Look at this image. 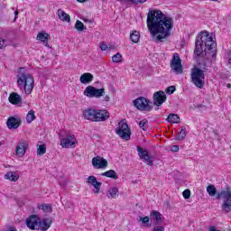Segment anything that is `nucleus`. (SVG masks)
Segmentation results:
<instances>
[{"label": "nucleus", "instance_id": "1", "mask_svg": "<svg viewBox=\"0 0 231 231\" xmlns=\"http://www.w3.org/2000/svg\"><path fill=\"white\" fill-rule=\"evenodd\" d=\"M146 23L152 39L163 42V39L171 37L174 20L172 17L165 15L161 10L150 9L147 14Z\"/></svg>", "mask_w": 231, "mask_h": 231}, {"label": "nucleus", "instance_id": "2", "mask_svg": "<svg viewBox=\"0 0 231 231\" xmlns=\"http://www.w3.org/2000/svg\"><path fill=\"white\" fill-rule=\"evenodd\" d=\"M217 46V43L214 41V34H209L207 31L199 32L195 42L194 55L196 60L198 62L201 59L210 60V62L215 60Z\"/></svg>", "mask_w": 231, "mask_h": 231}, {"label": "nucleus", "instance_id": "3", "mask_svg": "<svg viewBox=\"0 0 231 231\" xmlns=\"http://www.w3.org/2000/svg\"><path fill=\"white\" fill-rule=\"evenodd\" d=\"M17 84L21 91H24L25 95H32L33 88H35V80L30 73L20 72L17 75Z\"/></svg>", "mask_w": 231, "mask_h": 231}, {"label": "nucleus", "instance_id": "4", "mask_svg": "<svg viewBox=\"0 0 231 231\" xmlns=\"http://www.w3.org/2000/svg\"><path fill=\"white\" fill-rule=\"evenodd\" d=\"M205 71H207V63H203V67H194L191 69V82L196 88H199V89L205 88Z\"/></svg>", "mask_w": 231, "mask_h": 231}, {"label": "nucleus", "instance_id": "5", "mask_svg": "<svg viewBox=\"0 0 231 231\" xmlns=\"http://www.w3.org/2000/svg\"><path fill=\"white\" fill-rule=\"evenodd\" d=\"M217 199H222L221 205L222 211L226 214L231 212V188L226 187L217 195Z\"/></svg>", "mask_w": 231, "mask_h": 231}, {"label": "nucleus", "instance_id": "6", "mask_svg": "<svg viewBox=\"0 0 231 231\" xmlns=\"http://www.w3.org/2000/svg\"><path fill=\"white\" fill-rule=\"evenodd\" d=\"M116 134L123 140H131V128L127 125V120L122 119L119 122V126L116 128Z\"/></svg>", "mask_w": 231, "mask_h": 231}, {"label": "nucleus", "instance_id": "7", "mask_svg": "<svg viewBox=\"0 0 231 231\" xmlns=\"http://www.w3.org/2000/svg\"><path fill=\"white\" fill-rule=\"evenodd\" d=\"M152 102H151V100L143 97H140L134 100V106L136 109H139V111H152Z\"/></svg>", "mask_w": 231, "mask_h": 231}, {"label": "nucleus", "instance_id": "8", "mask_svg": "<svg viewBox=\"0 0 231 231\" xmlns=\"http://www.w3.org/2000/svg\"><path fill=\"white\" fill-rule=\"evenodd\" d=\"M83 95L88 98H100L106 95L105 88H97L93 86H88L85 88Z\"/></svg>", "mask_w": 231, "mask_h": 231}, {"label": "nucleus", "instance_id": "9", "mask_svg": "<svg viewBox=\"0 0 231 231\" xmlns=\"http://www.w3.org/2000/svg\"><path fill=\"white\" fill-rule=\"evenodd\" d=\"M171 69L177 74L183 73V66L181 65V58L180 54L174 53L170 63Z\"/></svg>", "mask_w": 231, "mask_h": 231}, {"label": "nucleus", "instance_id": "10", "mask_svg": "<svg viewBox=\"0 0 231 231\" xmlns=\"http://www.w3.org/2000/svg\"><path fill=\"white\" fill-rule=\"evenodd\" d=\"M137 152L140 160H143L146 165H149L150 167L154 165V161H152V158L149 155V151L143 150L141 146H137Z\"/></svg>", "mask_w": 231, "mask_h": 231}, {"label": "nucleus", "instance_id": "11", "mask_svg": "<svg viewBox=\"0 0 231 231\" xmlns=\"http://www.w3.org/2000/svg\"><path fill=\"white\" fill-rule=\"evenodd\" d=\"M39 223L41 218L37 215H31L26 220L25 224L30 230H39Z\"/></svg>", "mask_w": 231, "mask_h": 231}, {"label": "nucleus", "instance_id": "12", "mask_svg": "<svg viewBox=\"0 0 231 231\" xmlns=\"http://www.w3.org/2000/svg\"><path fill=\"white\" fill-rule=\"evenodd\" d=\"M77 138L75 135H68L66 138L60 139V145L65 149H70V147H75L77 145Z\"/></svg>", "mask_w": 231, "mask_h": 231}, {"label": "nucleus", "instance_id": "13", "mask_svg": "<svg viewBox=\"0 0 231 231\" xmlns=\"http://www.w3.org/2000/svg\"><path fill=\"white\" fill-rule=\"evenodd\" d=\"M167 101V96L165 95V92L160 90L153 94V106H157V107H160L162 104H164V102Z\"/></svg>", "mask_w": 231, "mask_h": 231}, {"label": "nucleus", "instance_id": "14", "mask_svg": "<svg viewBox=\"0 0 231 231\" xmlns=\"http://www.w3.org/2000/svg\"><path fill=\"white\" fill-rule=\"evenodd\" d=\"M92 165L94 169H106L109 162L104 157L97 156L92 159Z\"/></svg>", "mask_w": 231, "mask_h": 231}, {"label": "nucleus", "instance_id": "15", "mask_svg": "<svg viewBox=\"0 0 231 231\" xmlns=\"http://www.w3.org/2000/svg\"><path fill=\"white\" fill-rule=\"evenodd\" d=\"M109 112L106 109H96V122H106L109 120Z\"/></svg>", "mask_w": 231, "mask_h": 231}, {"label": "nucleus", "instance_id": "16", "mask_svg": "<svg viewBox=\"0 0 231 231\" xmlns=\"http://www.w3.org/2000/svg\"><path fill=\"white\" fill-rule=\"evenodd\" d=\"M26 147H28V142L23 140L20 141L15 150L17 156H19L20 158H23V156L26 154Z\"/></svg>", "mask_w": 231, "mask_h": 231}, {"label": "nucleus", "instance_id": "17", "mask_svg": "<svg viewBox=\"0 0 231 231\" xmlns=\"http://www.w3.org/2000/svg\"><path fill=\"white\" fill-rule=\"evenodd\" d=\"M87 183L94 186V194H98V192H100V187H102V182L97 181V177L93 175L89 176L87 179Z\"/></svg>", "mask_w": 231, "mask_h": 231}, {"label": "nucleus", "instance_id": "18", "mask_svg": "<svg viewBox=\"0 0 231 231\" xmlns=\"http://www.w3.org/2000/svg\"><path fill=\"white\" fill-rule=\"evenodd\" d=\"M96 111L97 109L87 108L83 110V117L85 118V120H89L90 122H97Z\"/></svg>", "mask_w": 231, "mask_h": 231}, {"label": "nucleus", "instance_id": "19", "mask_svg": "<svg viewBox=\"0 0 231 231\" xmlns=\"http://www.w3.org/2000/svg\"><path fill=\"white\" fill-rule=\"evenodd\" d=\"M6 125L8 129H19L21 125V119L15 117H9Z\"/></svg>", "mask_w": 231, "mask_h": 231}, {"label": "nucleus", "instance_id": "20", "mask_svg": "<svg viewBox=\"0 0 231 231\" xmlns=\"http://www.w3.org/2000/svg\"><path fill=\"white\" fill-rule=\"evenodd\" d=\"M8 100L10 104H13L14 106H17L23 103V97H21V96L15 92H13L9 95Z\"/></svg>", "mask_w": 231, "mask_h": 231}, {"label": "nucleus", "instance_id": "21", "mask_svg": "<svg viewBox=\"0 0 231 231\" xmlns=\"http://www.w3.org/2000/svg\"><path fill=\"white\" fill-rule=\"evenodd\" d=\"M151 219H153V221H156V225H160V223H163V215L160 213L159 211L152 210L150 213Z\"/></svg>", "mask_w": 231, "mask_h": 231}, {"label": "nucleus", "instance_id": "22", "mask_svg": "<svg viewBox=\"0 0 231 231\" xmlns=\"http://www.w3.org/2000/svg\"><path fill=\"white\" fill-rule=\"evenodd\" d=\"M93 79H95L93 74L89 72H85L80 76L79 82H81V84H91Z\"/></svg>", "mask_w": 231, "mask_h": 231}, {"label": "nucleus", "instance_id": "23", "mask_svg": "<svg viewBox=\"0 0 231 231\" xmlns=\"http://www.w3.org/2000/svg\"><path fill=\"white\" fill-rule=\"evenodd\" d=\"M51 218H43V219H40V223H39V228L42 231H46L48 230V228H50L51 226Z\"/></svg>", "mask_w": 231, "mask_h": 231}, {"label": "nucleus", "instance_id": "24", "mask_svg": "<svg viewBox=\"0 0 231 231\" xmlns=\"http://www.w3.org/2000/svg\"><path fill=\"white\" fill-rule=\"evenodd\" d=\"M50 38V34L46 32H39L37 34V41H41L46 46L47 48H50V45L48 44V39Z\"/></svg>", "mask_w": 231, "mask_h": 231}, {"label": "nucleus", "instance_id": "25", "mask_svg": "<svg viewBox=\"0 0 231 231\" xmlns=\"http://www.w3.org/2000/svg\"><path fill=\"white\" fill-rule=\"evenodd\" d=\"M58 16L60 21H64L65 23H71V17L64 10L59 9L57 11Z\"/></svg>", "mask_w": 231, "mask_h": 231}, {"label": "nucleus", "instance_id": "26", "mask_svg": "<svg viewBox=\"0 0 231 231\" xmlns=\"http://www.w3.org/2000/svg\"><path fill=\"white\" fill-rule=\"evenodd\" d=\"M101 176H105L106 178H111L112 180H118V175L115 170H109L101 174Z\"/></svg>", "mask_w": 231, "mask_h": 231}, {"label": "nucleus", "instance_id": "27", "mask_svg": "<svg viewBox=\"0 0 231 231\" xmlns=\"http://www.w3.org/2000/svg\"><path fill=\"white\" fill-rule=\"evenodd\" d=\"M118 196V189L116 187H113L111 188L107 193H106V197L108 199H116V197Z\"/></svg>", "mask_w": 231, "mask_h": 231}, {"label": "nucleus", "instance_id": "28", "mask_svg": "<svg viewBox=\"0 0 231 231\" xmlns=\"http://www.w3.org/2000/svg\"><path fill=\"white\" fill-rule=\"evenodd\" d=\"M187 138V128H182L176 135L175 140L178 142H181V140H185Z\"/></svg>", "mask_w": 231, "mask_h": 231}, {"label": "nucleus", "instance_id": "29", "mask_svg": "<svg viewBox=\"0 0 231 231\" xmlns=\"http://www.w3.org/2000/svg\"><path fill=\"white\" fill-rule=\"evenodd\" d=\"M5 179L9 180L10 181H17V180H19V175L14 171H8L5 175Z\"/></svg>", "mask_w": 231, "mask_h": 231}, {"label": "nucleus", "instance_id": "30", "mask_svg": "<svg viewBox=\"0 0 231 231\" xmlns=\"http://www.w3.org/2000/svg\"><path fill=\"white\" fill-rule=\"evenodd\" d=\"M167 122H171V124H180V119L177 114H170L167 117Z\"/></svg>", "mask_w": 231, "mask_h": 231}, {"label": "nucleus", "instance_id": "31", "mask_svg": "<svg viewBox=\"0 0 231 231\" xmlns=\"http://www.w3.org/2000/svg\"><path fill=\"white\" fill-rule=\"evenodd\" d=\"M130 41H132V42L136 44V42H138L140 41V32L137 31L133 32L130 34Z\"/></svg>", "mask_w": 231, "mask_h": 231}, {"label": "nucleus", "instance_id": "32", "mask_svg": "<svg viewBox=\"0 0 231 231\" xmlns=\"http://www.w3.org/2000/svg\"><path fill=\"white\" fill-rule=\"evenodd\" d=\"M33 120H35V111L31 110L26 116V122L27 124H32Z\"/></svg>", "mask_w": 231, "mask_h": 231}, {"label": "nucleus", "instance_id": "33", "mask_svg": "<svg viewBox=\"0 0 231 231\" xmlns=\"http://www.w3.org/2000/svg\"><path fill=\"white\" fill-rule=\"evenodd\" d=\"M207 192L209 194V196L214 197L216 194H217V189H216V186L211 184L207 187Z\"/></svg>", "mask_w": 231, "mask_h": 231}, {"label": "nucleus", "instance_id": "34", "mask_svg": "<svg viewBox=\"0 0 231 231\" xmlns=\"http://www.w3.org/2000/svg\"><path fill=\"white\" fill-rule=\"evenodd\" d=\"M139 127L143 129V131H147L149 129V121L147 119H143L139 122Z\"/></svg>", "mask_w": 231, "mask_h": 231}, {"label": "nucleus", "instance_id": "35", "mask_svg": "<svg viewBox=\"0 0 231 231\" xmlns=\"http://www.w3.org/2000/svg\"><path fill=\"white\" fill-rule=\"evenodd\" d=\"M75 29L78 32H84V30H86V26L80 20H77L76 24H75Z\"/></svg>", "mask_w": 231, "mask_h": 231}, {"label": "nucleus", "instance_id": "36", "mask_svg": "<svg viewBox=\"0 0 231 231\" xmlns=\"http://www.w3.org/2000/svg\"><path fill=\"white\" fill-rule=\"evenodd\" d=\"M37 154L38 156H42L43 154H46V144H41L38 146Z\"/></svg>", "mask_w": 231, "mask_h": 231}, {"label": "nucleus", "instance_id": "37", "mask_svg": "<svg viewBox=\"0 0 231 231\" xmlns=\"http://www.w3.org/2000/svg\"><path fill=\"white\" fill-rule=\"evenodd\" d=\"M112 61L116 62V64L122 62V54H120V52H117L116 55L112 57Z\"/></svg>", "mask_w": 231, "mask_h": 231}, {"label": "nucleus", "instance_id": "38", "mask_svg": "<svg viewBox=\"0 0 231 231\" xmlns=\"http://www.w3.org/2000/svg\"><path fill=\"white\" fill-rule=\"evenodd\" d=\"M139 221H141L143 225H145V226H151L149 217H140Z\"/></svg>", "mask_w": 231, "mask_h": 231}, {"label": "nucleus", "instance_id": "39", "mask_svg": "<svg viewBox=\"0 0 231 231\" xmlns=\"http://www.w3.org/2000/svg\"><path fill=\"white\" fill-rule=\"evenodd\" d=\"M40 208L43 210V212H51L52 210L51 205L50 204H43L40 207Z\"/></svg>", "mask_w": 231, "mask_h": 231}, {"label": "nucleus", "instance_id": "40", "mask_svg": "<svg viewBox=\"0 0 231 231\" xmlns=\"http://www.w3.org/2000/svg\"><path fill=\"white\" fill-rule=\"evenodd\" d=\"M174 91H176L175 86H170L165 89V93H167V95H172V93H174Z\"/></svg>", "mask_w": 231, "mask_h": 231}, {"label": "nucleus", "instance_id": "41", "mask_svg": "<svg viewBox=\"0 0 231 231\" xmlns=\"http://www.w3.org/2000/svg\"><path fill=\"white\" fill-rule=\"evenodd\" d=\"M182 196H183L184 199H189V198H190V190L189 189H185L182 192Z\"/></svg>", "mask_w": 231, "mask_h": 231}, {"label": "nucleus", "instance_id": "42", "mask_svg": "<svg viewBox=\"0 0 231 231\" xmlns=\"http://www.w3.org/2000/svg\"><path fill=\"white\" fill-rule=\"evenodd\" d=\"M99 48L102 51H107V44H106V42H101Z\"/></svg>", "mask_w": 231, "mask_h": 231}, {"label": "nucleus", "instance_id": "43", "mask_svg": "<svg viewBox=\"0 0 231 231\" xmlns=\"http://www.w3.org/2000/svg\"><path fill=\"white\" fill-rule=\"evenodd\" d=\"M152 231H165V227H163V226H156L153 227Z\"/></svg>", "mask_w": 231, "mask_h": 231}, {"label": "nucleus", "instance_id": "44", "mask_svg": "<svg viewBox=\"0 0 231 231\" xmlns=\"http://www.w3.org/2000/svg\"><path fill=\"white\" fill-rule=\"evenodd\" d=\"M171 151H172V152H178V151H180V146H178V145H173V146L171 147Z\"/></svg>", "mask_w": 231, "mask_h": 231}, {"label": "nucleus", "instance_id": "45", "mask_svg": "<svg viewBox=\"0 0 231 231\" xmlns=\"http://www.w3.org/2000/svg\"><path fill=\"white\" fill-rule=\"evenodd\" d=\"M5 48V40L0 39V50H3Z\"/></svg>", "mask_w": 231, "mask_h": 231}, {"label": "nucleus", "instance_id": "46", "mask_svg": "<svg viewBox=\"0 0 231 231\" xmlns=\"http://www.w3.org/2000/svg\"><path fill=\"white\" fill-rule=\"evenodd\" d=\"M19 16V11H14V21H17V17Z\"/></svg>", "mask_w": 231, "mask_h": 231}, {"label": "nucleus", "instance_id": "47", "mask_svg": "<svg viewBox=\"0 0 231 231\" xmlns=\"http://www.w3.org/2000/svg\"><path fill=\"white\" fill-rule=\"evenodd\" d=\"M209 231H219V230H217V229L216 228V226H209Z\"/></svg>", "mask_w": 231, "mask_h": 231}, {"label": "nucleus", "instance_id": "48", "mask_svg": "<svg viewBox=\"0 0 231 231\" xmlns=\"http://www.w3.org/2000/svg\"><path fill=\"white\" fill-rule=\"evenodd\" d=\"M104 100H105V102H109V100H110V97H109V96H105L104 97Z\"/></svg>", "mask_w": 231, "mask_h": 231}, {"label": "nucleus", "instance_id": "49", "mask_svg": "<svg viewBox=\"0 0 231 231\" xmlns=\"http://www.w3.org/2000/svg\"><path fill=\"white\" fill-rule=\"evenodd\" d=\"M228 62L231 64V51L228 52Z\"/></svg>", "mask_w": 231, "mask_h": 231}, {"label": "nucleus", "instance_id": "50", "mask_svg": "<svg viewBox=\"0 0 231 231\" xmlns=\"http://www.w3.org/2000/svg\"><path fill=\"white\" fill-rule=\"evenodd\" d=\"M88 0H78L79 3H86Z\"/></svg>", "mask_w": 231, "mask_h": 231}, {"label": "nucleus", "instance_id": "51", "mask_svg": "<svg viewBox=\"0 0 231 231\" xmlns=\"http://www.w3.org/2000/svg\"><path fill=\"white\" fill-rule=\"evenodd\" d=\"M226 88H227L228 89H230V88H231V84H230V83H228V84L226 85Z\"/></svg>", "mask_w": 231, "mask_h": 231}, {"label": "nucleus", "instance_id": "52", "mask_svg": "<svg viewBox=\"0 0 231 231\" xmlns=\"http://www.w3.org/2000/svg\"><path fill=\"white\" fill-rule=\"evenodd\" d=\"M158 109H160V108H159V107H156V108H155V111H158Z\"/></svg>", "mask_w": 231, "mask_h": 231}, {"label": "nucleus", "instance_id": "53", "mask_svg": "<svg viewBox=\"0 0 231 231\" xmlns=\"http://www.w3.org/2000/svg\"><path fill=\"white\" fill-rule=\"evenodd\" d=\"M84 21L88 23V20H84Z\"/></svg>", "mask_w": 231, "mask_h": 231}]
</instances>
